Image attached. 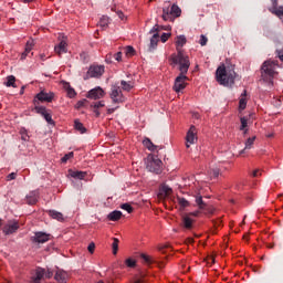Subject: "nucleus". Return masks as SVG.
Returning <instances> with one entry per match:
<instances>
[{
  "label": "nucleus",
  "mask_w": 283,
  "mask_h": 283,
  "mask_svg": "<svg viewBox=\"0 0 283 283\" xmlns=\"http://www.w3.org/2000/svg\"><path fill=\"white\" fill-rule=\"evenodd\" d=\"M216 78L220 85L224 87H231L235 83V71L233 66L220 65L216 71Z\"/></svg>",
  "instance_id": "obj_1"
},
{
  "label": "nucleus",
  "mask_w": 283,
  "mask_h": 283,
  "mask_svg": "<svg viewBox=\"0 0 283 283\" xmlns=\"http://www.w3.org/2000/svg\"><path fill=\"white\" fill-rule=\"evenodd\" d=\"M276 61H265L261 66V81L268 85V87H273V78H275L277 72Z\"/></svg>",
  "instance_id": "obj_2"
},
{
  "label": "nucleus",
  "mask_w": 283,
  "mask_h": 283,
  "mask_svg": "<svg viewBox=\"0 0 283 283\" xmlns=\"http://www.w3.org/2000/svg\"><path fill=\"white\" fill-rule=\"evenodd\" d=\"M172 65H178L180 74H187L189 67H191V61H189V55L185 54V51H179L170 56Z\"/></svg>",
  "instance_id": "obj_3"
},
{
  "label": "nucleus",
  "mask_w": 283,
  "mask_h": 283,
  "mask_svg": "<svg viewBox=\"0 0 283 283\" xmlns=\"http://www.w3.org/2000/svg\"><path fill=\"white\" fill-rule=\"evenodd\" d=\"M147 169L151 174H163V160L156 156L148 158Z\"/></svg>",
  "instance_id": "obj_4"
},
{
  "label": "nucleus",
  "mask_w": 283,
  "mask_h": 283,
  "mask_svg": "<svg viewBox=\"0 0 283 283\" xmlns=\"http://www.w3.org/2000/svg\"><path fill=\"white\" fill-rule=\"evenodd\" d=\"M180 14H182V10L177 4H172L170 10L169 8L163 9L164 21H169L171 17H180Z\"/></svg>",
  "instance_id": "obj_5"
},
{
  "label": "nucleus",
  "mask_w": 283,
  "mask_h": 283,
  "mask_svg": "<svg viewBox=\"0 0 283 283\" xmlns=\"http://www.w3.org/2000/svg\"><path fill=\"white\" fill-rule=\"evenodd\" d=\"M186 81H189V77H187V74L180 73L175 80V84H174L175 92L177 93L182 92V90L187 87Z\"/></svg>",
  "instance_id": "obj_6"
},
{
  "label": "nucleus",
  "mask_w": 283,
  "mask_h": 283,
  "mask_svg": "<svg viewBox=\"0 0 283 283\" xmlns=\"http://www.w3.org/2000/svg\"><path fill=\"white\" fill-rule=\"evenodd\" d=\"M111 98L113 103H125V96H123V91H120V87L117 85L112 86Z\"/></svg>",
  "instance_id": "obj_7"
},
{
  "label": "nucleus",
  "mask_w": 283,
  "mask_h": 283,
  "mask_svg": "<svg viewBox=\"0 0 283 283\" xmlns=\"http://www.w3.org/2000/svg\"><path fill=\"white\" fill-rule=\"evenodd\" d=\"M104 73H105L104 65H92L87 71V75L91 78H101V76H103Z\"/></svg>",
  "instance_id": "obj_8"
},
{
  "label": "nucleus",
  "mask_w": 283,
  "mask_h": 283,
  "mask_svg": "<svg viewBox=\"0 0 283 283\" xmlns=\"http://www.w3.org/2000/svg\"><path fill=\"white\" fill-rule=\"evenodd\" d=\"M59 41L60 43L54 48L55 53L59 54V56H61V54H67V38L60 35Z\"/></svg>",
  "instance_id": "obj_9"
},
{
  "label": "nucleus",
  "mask_w": 283,
  "mask_h": 283,
  "mask_svg": "<svg viewBox=\"0 0 283 283\" xmlns=\"http://www.w3.org/2000/svg\"><path fill=\"white\" fill-rule=\"evenodd\" d=\"M4 235H12V233H17L19 231V222L18 221H9L2 229Z\"/></svg>",
  "instance_id": "obj_10"
},
{
  "label": "nucleus",
  "mask_w": 283,
  "mask_h": 283,
  "mask_svg": "<svg viewBox=\"0 0 283 283\" xmlns=\"http://www.w3.org/2000/svg\"><path fill=\"white\" fill-rule=\"evenodd\" d=\"M104 96H105V91H103V88H101V86L92 88L87 93V98H92L93 101H98L99 98H103Z\"/></svg>",
  "instance_id": "obj_11"
},
{
  "label": "nucleus",
  "mask_w": 283,
  "mask_h": 283,
  "mask_svg": "<svg viewBox=\"0 0 283 283\" xmlns=\"http://www.w3.org/2000/svg\"><path fill=\"white\" fill-rule=\"evenodd\" d=\"M32 241L35 244H45V242L50 241V234L45 232H35L34 237H32Z\"/></svg>",
  "instance_id": "obj_12"
},
{
  "label": "nucleus",
  "mask_w": 283,
  "mask_h": 283,
  "mask_svg": "<svg viewBox=\"0 0 283 283\" xmlns=\"http://www.w3.org/2000/svg\"><path fill=\"white\" fill-rule=\"evenodd\" d=\"M196 140H198V137H196V126H191L186 136V147H190Z\"/></svg>",
  "instance_id": "obj_13"
},
{
  "label": "nucleus",
  "mask_w": 283,
  "mask_h": 283,
  "mask_svg": "<svg viewBox=\"0 0 283 283\" xmlns=\"http://www.w3.org/2000/svg\"><path fill=\"white\" fill-rule=\"evenodd\" d=\"M35 98H38V101H41V103H52V101L54 99V93H45L41 91L36 94Z\"/></svg>",
  "instance_id": "obj_14"
},
{
  "label": "nucleus",
  "mask_w": 283,
  "mask_h": 283,
  "mask_svg": "<svg viewBox=\"0 0 283 283\" xmlns=\"http://www.w3.org/2000/svg\"><path fill=\"white\" fill-rule=\"evenodd\" d=\"M67 272H65V270H62V269H57L56 272H55V276H54V280H56V282H60V283H65L67 282Z\"/></svg>",
  "instance_id": "obj_15"
},
{
  "label": "nucleus",
  "mask_w": 283,
  "mask_h": 283,
  "mask_svg": "<svg viewBox=\"0 0 283 283\" xmlns=\"http://www.w3.org/2000/svg\"><path fill=\"white\" fill-rule=\"evenodd\" d=\"M28 205H36L39 202V190H33L27 195Z\"/></svg>",
  "instance_id": "obj_16"
},
{
  "label": "nucleus",
  "mask_w": 283,
  "mask_h": 283,
  "mask_svg": "<svg viewBox=\"0 0 283 283\" xmlns=\"http://www.w3.org/2000/svg\"><path fill=\"white\" fill-rule=\"evenodd\" d=\"M187 44V36L185 35H178L176 40V50L178 52H184L182 48Z\"/></svg>",
  "instance_id": "obj_17"
},
{
  "label": "nucleus",
  "mask_w": 283,
  "mask_h": 283,
  "mask_svg": "<svg viewBox=\"0 0 283 283\" xmlns=\"http://www.w3.org/2000/svg\"><path fill=\"white\" fill-rule=\"evenodd\" d=\"M273 7L270 9V12L272 14H275L276 17H283V6L277 7V0H272Z\"/></svg>",
  "instance_id": "obj_18"
},
{
  "label": "nucleus",
  "mask_w": 283,
  "mask_h": 283,
  "mask_svg": "<svg viewBox=\"0 0 283 283\" xmlns=\"http://www.w3.org/2000/svg\"><path fill=\"white\" fill-rule=\"evenodd\" d=\"M62 86L66 92L69 98H74L76 96V91L67 82H62Z\"/></svg>",
  "instance_id": "obj_19"
},
{
  "label": "nucleus",
  "mask_w": 283,
  "mask_h": 283,
  "mask_svg": "<svg viewBox=\"0 0 283 283\" xmlns=\"http://www.w3.org/2000/svg\"><path fill=\"white\" fill-rule=\"evenodd\" d=\"M181 227L188 231L193 229V219L189 218V216H184Z\"/></svg>",
  "instance_id": "obj_20"
},
{
  "label": "nucleus",
  "mask_w": 283,
  "mask_h": 283,
  "mask_svg": "<svg viewBox=\"0 0 283 283\" xmlns=\"http://www.w3.org/2000/svg\"><path fill=\"white\" fill-rule=\"evenodd\" d=\"M69 175L71 176V178H74L75 180H84L85 176H87V172L78 170H69Z\"/></svg>",
  "instance_id": "obj_21"
},
{
  "label": "nucleus",
  "mask_w": 283,
  "mask_h": 283,
  "mask_svg": "<svg viewBox=\"0 0 283 283\" xmlns=\"http://www.w3.org/2000/svg\"><path fill=\"white\" fill-rule=\"evenodd\" d=\"M123 218V212L119 210L112 211L107 214V219L111 220V222H118Z\"/></svg>",
  "instance_id": "obj_22"
},
{
  "label": "nucleus",
  "mask_w": 283,
  "mask_h": 283,
  "mask_svg": "<svg viewBox=\"0 0 283 283\" xmlns=\"http://www.w3.org/2000/svg\"><path fill=\"white\" fill-rule=\"evenodd\" d=\"M43 277H45V269L38 268L35 270V276L33 277V282L39 283L41 282V280H43Z\"/></svg>",
  "instance_id": "obj_23"
},
{
  "label": "nucleus",
  "mask_w": 283,
  "mask_h": 283,
  "mask_svg": "<svg viewBox=\"0 0 283 283\" xmlns=\"http://www.w3.org/2000/svg\"><path fill=\"white\" fill-rule=\"evenodd\" d=\"M255 136L253 137H249L247 140H245V146H244V149L240 150V155L242 154H245V151L248 149H253V144L255 143Z\"/></svg>",
  "instance_id": "obj_24"
},
{
  "label": "nucleus",
  "mask_w": 283,
  "mask_h": 283,
  "mask_svg": "<svg viewBox=\"0 0 283 283\" xmlns=\"http://www.w3.org/2000/svg\"><path fill=\"white\" fill-rule=\"evenodd\" d=\"M158 39H160V35L158 33H155L150 38L149 52H154V50L158 48Z\"/></svg>",
  "instance_id": "obj_25"
},
{
  "label": "nucleus",
  "mask_w": 283,
  "mask_h": 283,
  "mask_svg": "<svg viewBox=\"0 0 283 283\" xmlns=\"http://www.w3.org/2000/svg\"><path fill=\"white\" fill-rule=\"evenodd\" d=\"M239 109L241 112L247 109V90L243 91V94H241V97L239 99Z\"/></svg>",
  "instance_id": "obj_26"
},
{
  "label": "nucleus",
  "mask_w": 283,
  "mask_h": 283,
  "mask_svg": "<svg viewBox=\"0 0 283 283\" xmlns=\"http://www.w3.org/2000/svg\"><path fill=\"white\" fill-rule=\"evenodd\" d=\"M49 216L53 218V220H57L59 222H63V213L56 210H50Z\"/></svg>",
  "instance_id": "obj_27"
},
{
  "label": "nucleus",
  "mask_w": 283,
  "mask_h": 283,
  "mask_svg": "<svg viewBox=\"0 0 283 283\" xmlns=\"http://www.w3.org/2000/svg\"><path fill=\"white\" fill-rule=\"evenodd\" d=\"M122 90L124 92H130L134 88V82L120 81Z\"/></svg>",
  "instance_id": "obj_28"
},
{
  "label": "nucleus",
  "mask_w": 283,
  "mask_h": 283,
  "mask_svg": "<svg viewBox=\"0 0 283 283\" xmlns=\"http://www.w3.org/2000/svg\"><path fill=\"white\" fill-rule=\"evenodd\" d=\"M74 128L76 129V132H80L81 134H85L87 132V128H85L83 123H81V120L78 119L74 120Z\"/></svg>",
  "instance_id": "obj_29"
},
{
  "label": "nucleus",
  "mask_w": 283,
  "mask_h": 283,
  "mask_svg": "<svg viewBox=\"0 0 283 283\" xmlns=\"http://www.w3.org/2000/svg\"><path fill=\"white\" fill-rule=\"evenodd\" d=\"M143 145L146 146L149 151H156V148L158 147L154 145V143H151V139L149 138L144 139Z\"/></svg>",
  "instance_id": "obj_30"
},
{
  "label": "nucleus",
  "mask_w": 283,
  "mask_h": 283,
  "mask_svg": "<svg viewBox=\"0 0 283 283\" xmlns=\"http://www.w3.org/2000/svg\"><path fill=\"white\" fill-rule=\"evenodd\" d=\"M15 82H17V77H14V75H9V76H7V82H4V85L7 87H17L14 85Z\"/></svg>",
  "instance_id": "obj_31"
},
{
  "label": "nucleus",
  "mask_w": 283,
  "mask_h": 283,
  "mask_svg": "<svg viewBox=\"0 0 283 283\" xmlns=\"http://www.w3.org/2000/svg\"><path fill=\"white\" fill-rule=\"evenodd\" d=\"M196 205L198 206V208L201 210V211H205L206 207H207V203H205V201L202 200V196H197L196 197Z\"/></svg>",
  "instance_id": "obj_32"
},
{
  "label": "nucleus",
  "mask_w": 283,
  "mask_h": 283,
  "mask_svg": "<svg viewBox=\"0 0 283 283\" xmlns=\"http://www.w3.org/2000/svg\"><path fill=\"white\" fill-rule=\"evenodd\" d=\"M109 25V18L107 15H103L99 19V28H107Z\"/></svg>",
  "instance_id": "obj_33"
},
{
  "label": "nucleus",
  "mask_w": 283,
  "mask_h": 283,
  "mask_svg": "<svg viewBox=\"0 0 283 283\" xmlns=\"http://www.w3.org/2000/svg\"><path fill=\"white\" fill-rule=\"evenodd\" d=\"M177 202L181 207V209H186V207H189V201L182 197H178Z\"/></svg>",
  "instance_id": "obj_34"
},
{
  "label": "nucleus",
  "mask_w": 283,
  "mask_h": 283,
  "mask_svg": "<svg viewBox=\"0 0 283 283\" xmlns=\"http://www.w3.org/2000/svg\"><path fill=\"white\" fill-rule=\"evenodd\" d=\"M33 48H34V40H29V41L27 42V44H25L24 52H25L27 54H30V52H32Z\"/></svg>",
  "instance_id": "obj_35"
},
{
  "label": "nucleus",
  "mask_w": 283,
  "mask_h": 283,
  "mask_svg": "<svg viewBox=\"0 0 283 283\" xmlns=\"http://www.w3.org/2000/svg\"><path fill=\"white\" fill-rule=\"evenodd\" d=\"M240 122H241L240 130H244L247 127H249V118L241 117Z\"/></svg>",
  "instance_id": "obj_36"
},
{
  "label": "nucleus",
  "mask_w": 283,
  "mask_h": 283,
  "mask_svg": "<svg viewBox=\"0 0 283 283\" xmlns=\"http://www.w3.org/2000/svg\"><path fill=\"white\" fill-rule=\"evenodd\" d=\"M21 139L27 143V140H30V136L28 135V130L25 128L20 129Z\"/></svg>",
  "instance_id": "obj_37"
},
{
  "label": "nucleus",
  "mask_w": 283,
  "mask_h": 283,
  "mask_svg": "<svg viewBox=\"0 0 283 283\" xmlns=\"http://www.w3.org/2000/svg\"><path fill=\"white\" fill-rule=\"evenodd\" d=\"M161 193H164L165 196H169V193H171V187L164 185L160 189Z\"/></svg>",
  "instance_id": "obj_38"
},
{
  "label": "nucleus",
  "mask_w": 283,
  "mask_h": 283,
  "mask_svg": "<svg viewBox=\"0 0 283 283\" xmlns=\"http://www.w3.org/2000/svg\"><path fill=\"white\" fill-rule=\"evenodd\" d=\"M35 112H36L38 114H41V116H44V115L48 114V108H45V107H43V106H36V107H35Z\"/></svg>",
  "instance_id": "obj_39"
},
{
  "label": "nucleus",
  "mask_w": 283,
  "mask_h": 283,
  "mask_svg": "<svg viewBox=\"0 0 283 283\" xmlns=\"http://www.w3.org/2000/svg\"><path fill=\"white\" fill-rule=\"evenodd\" d=\"M120 209H123L124 211H127V213H132L134 211V208H132V205L129 203H123L120 206Z\"/></svg>",
  "instance_id": "obj_40"
},
{
  "label": "nucleus",
  "mask_w": 283,
  "mask_h": 283,
  "mask_svg": "<svg viewBox=\"0 0 283 283\" xmlns=\"http://www.w3.org/2000/svg\"><path fill=\"white\" fill-rule=\"evenodd\" d=\"M125 264H126V266H128L129 269H134V266H136V260H134V259H126V261H125Z\"/></svg>",
  "instance_id": "obj_41"
},
{
  "label": "nucleus",
  "mask_w": 283,
  "mask_h": 283,
  "mask_svg": "<svg viewBox=\"0 0 283 283\" xmlns=\"http://www.w3.org/2000/svg\"><path fill=\"white\" fill-rule=\"evenodd\" d=\"M118 253V239H113V255H116Z\"/></svg>",
  "instance_id": "obj_42"
},
{
  "label": "nucleus",
  "mask_w": 283,
  "mask_h": 283,
  "mask_svg": "<svg viewBox=\"0 0 283 283\" xmlns=\"http://www.w3.org/2000/svg\"><path fill=\"white\" fill-rule=\"evenodd\" d=\"M43 118L49 123V125H54V119H52V115L49 112L43 115Z\"/></svg>",
  "instance_id": "obj_43"
},
{
  "label": "nucleus",
  "mask_w": 283,
  "mask_h": 283,
  "mask_svg": "<svg viewBox=\"0 0 283 283\" xmlns=\"http://www.w3.org/2000/svg\"><path fill=\"white\" fill-rule=\"evenodd\" d=\"M210 176L212 178H218V176H220V169L219 168H212L210 169Z\"/></svg>",
  "instance_id": "obj_44"
},
{
  "label": "nucleus",
  "mask_w": 283,
  "mask_h": 283,
  "mask_svg": "<svg viewBox=\"0 0 283 283\" xmlns=\"http://www.w3.org/2000/svg\"><path fill=\"white\" fill-rule=\"evenodd\" d=\"M70 158H74V153L73 151L63 156L61 160H62V163H67L70 160Z\"/></svg>",
  "instance_id": "obj_45"
},
{
  "label": "nucleus",
  "mask_w": 283,
  "mask_h": 283,
  "mask_svg": "<svg viewBox=\"0 0 283 283\" xmlns=\"http://www.w3.org/2000/svg\"><path fill=\"white\" fill-rule=\"evenodd\" d=\"M92 107H94V109H99V107H105V102L103 101L96 102L92 104Z\"/></svg>",
  "instance_id": "obj_46"
},
{
  "label": "nucleus",
  "mask_w": 283,
  "mask_h": 283,
  "mask_svg": "<svg viewBox=\"0 0 283 283\" xmlns=\"http://www.w3.org/2000/svg\"><path fill=\"white\" fill-rule=\"evenodd\" d=\"M169 36H171V33H163L160 36L161 43H167V41H169Z\"/></svg>",
  "instance_id": "obj_47"
},
{
  "label": "nucleus",
  "mask_w": 283,
  "mask_h": 283,
  "mask_svg": "<svg viewBox=\"0 0 283 283\" xmlns=\"http://www.w3.org/2000/svg\"><path fill=\"white\" fill-rule=\"evenodd\" d=\"M54 275V272H52V270L48 269L44 270V277H46V280H50V277H52Z\"/></svg>",
  "instance_id": "obj_48"
},
{
  "label": "nucleus",
  "mask_w": 283,
  "mask_h": 283,
  "mask_svg": "<svg viewBox=\"0 0 283 283\" xmlns=\"http://www.w3.org/2000/svg\"><path fill=\"white\" fill-rule=\"evenodd\" d=\"M136 51L134 50V48L133 46H127L126 48V54H127V56H134V53H135Z\"/></svg>",
  "instance_id": "obj_49"
},
{
  "label": "nucleus",
  "mask_w": 283,
  "mask_h": 283,
  "mask_svg": "<svg viewBox=\"0 0 283 283\" xmlns=\"http://www.w3.org/2000/svg\"><path fill=\"white\" fill-rule=\"evenodd\" d=\"M142 258L144 259V262H146V264H151V262H154L151 260V256H149V255L142 254Z\"/></svg>",
  "instance_id": "obj_50"
},
{
  "label": "nucleus",
  "mask_w": 283,
  "mask_h": 283,
  "mask_svg": "<svg viewBox=\"0 0 283 283\" xmlns=\"http://www.w3.org/2000/svg\"><path fill=\"white\" fill-rule=\"evenodd\" d=\"M85 103H87V99H82L76 103V108L81 109V107L85 106Z\"/></svg>",
  "instance_id": "obj_51"
},
{
  "label": "nucleus",
  "mask_w": 283,
  "mask_h": 283,
  "mask_svg": "<svg viewBox=\"0 0 283 283\" xmlns=\"http://www.w3.org/2000/svg\"><path fill=\"white\" fill-rule=\"evenodd\" d=\"M207 41H208L207 36L200 35V40H199L200 45L202 46L207 45Z\"/></svg>",
  "instance_id": "obj_52"
},
{
  "label": "nucleus",
  "mask_w": 283,
  "mask_h": 283,
  "mask_svg": "<svg viewBox=\"0 0 283 283\" xmlns=\"http://www.w3.org/2000/svg\"><path fill=\"white\" fill-rule=\"evenodd\" d=\"M158 28H159L158 24H155V25L150 29L149 33L153 34V35L158 34Z\"/></svg>",
  "instance_id": "obj_53"
},
{
  "label": "nucleus",
  "mask_w": 283,
  "mask_h": 283,
  "mask_svg": "<svg viewBox=\"0 0 283 283\" xmlns=\"http://www.w3.org/2000/svg\"><path fill=\"white\" fill-rule=\"evenodd\" d=\"M115 61H123V52H117L114 54Z\"/></svg>",
  "instance_id": "obj_54"
},
{
  "label": "nucleus",
  "mask_w": 283,
  "mask_h": 283,
  "mask_svg": "<svg viewBox=\"0 0 283 283\" xmlns=\"http://www.w3.org/2000/svg\"><path fill=\"white\" fill-rule=\"evenodd\" d=\"M95 249H96V244H94V242L90 243L87 247V251L91 253H94Z\"/></svg>",
  "instance_id": "obj_55"
},
{
  "label": "nucleus",
  "mask_w": 283,
  "mask_h": 283,
  "mask_svg": "<svg viewBox=\"0 0 283 283\" xmlns=\"http://www.w3.org/2000/svg\"><path fill=\"white\" fill-rule=\"evenodd\" d=\"M17 179V172H11L7 176V180L10 181V180H15Z\"/></svg>",
  "instance_id": "obj_56"
},
{
  "label": "nucleus",
  "mask_w": 283,
  "mask_h": 283,
  "mask_svg": "<svg viewBox=\"0 0 283 283\" xmlns=\"http://www.w3.org/2000/svg\"><path fill=\"white\" fill-rule=\"evenodd\" d=\"M189 216H193L195 218H198L200 216V211L190 212Z\"/></svg>",
  "instance_id": "obj_57"
},
{
  "label": "nucleus",
  "mask_w": 283,
  "mask_h": 283,
  "mask_svg": "<svg viewBox=\"0 0 283 283\" xmlns=\"http://www.w3.org/2000/svg\"><path fill=\"white\" fill-rule=\"evenodd\" d=\"M106 63H112V54L106 55Z\"/></svg>",
  "instance_id": "obj_58"
},
{
  "label": "nucleus",
  "mask_w": 283,
  "mask_h": 283,
  "mask_svg": "<svg viewBox=\"0 0 283 283\" xmlns=\"http://www.w3.org/2000/svg\"><path fill=\"white\" fill-rule=\"evenodd\" d=\"M260 174V170H254L253 171V174H252V176L254 177V178H258V175Z\"/></svg>",
  "instance_id": "obj_59"
},
{
  "label": "nucleus",
  "mask_w": 283,
  "mask_h": 283,
  "mask_svg": "<svg viewBox=\"0 0 283 283\" xmlns=\"http://www.w3.org/2000/svg\"><path fill=\"white\" fill-rule=\"evenodd\" d=\"M25 93V86H22L20 90V94L23 95Z\"/></svg>",
  "instance_id": "obj_60"
},
{
  "label": "nucleus",
  "mask_w": 283,
  "mask_h": 283,
  "mask_svg": "<svg viewBox=\"0 0 283 283\" xmlns=\"http://www.w3.org/2000/svg\"><path fill=\"white\" fill-rule=\"evenodd\" d=\"M95 116H101V112L97 108L94 109Z\"/></svg>",
  "instance_id": "obj_61"
},
{
  "label": "nucleus",
  "mask_w": 283,
  "mask_h": 283,
  "mask_svg": "<svg viewBox=\"0 0 283 283\" xmlns=\"http://www.w3.org/2000/svg\"><path fill=\"white\" fill-rule=\"evenodd\" d=\"M27 56H28V53L24 51V52L22 53L21 59H27Z\"/></svg>",
  "instance_id": "obj_62"
},
{
  "label": "nucleus",
  "mask_w": 283,
  "mask_h": 283,
  "mask_svg": "<svg viewBox=\"0 0 283 283\" xmlns=\"http://www.w3.org/2000/svg\"><path fill=\"white\" fill-rule=\"evenodd\" d=\"M134 283H143V280L137 279V280L134 281Z\"/></svg>",
  "instance_id": "obj_63"
},
{
  "label": "nucleus",
  "mask_w": 283,
  "mask_h": 283,
  "mask_svg": "<svg viewBox=\"0 0 283 283\" xmlns=\"http://www.w3.org/2000/svg\"><path fill=\"white\" fill-rule=\"evenodd\" d=\"M279 59L283 62V54H279Z\"/></svg>",
  "instance_id": "obj_64"
}]
</instances>
